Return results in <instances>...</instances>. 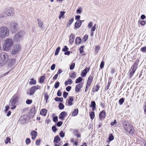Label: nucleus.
<instances>
[{
	"label": "nucleus",
	"instance_id": "14",
	"mask_svg": "<svg viewBox=\"0 0 146 146\" xmlns=\"http://www.w3.org/2000/svg\"><path fill=\"white\" fill-rule=\"evenodd\" d=\"M66 116V112L65 111H62L59 115V117L60 119L62 120L64 119Z\"/></svg>",
	"mask_w": 146,
	"mask_h": 146
},
{
	"label": "nucleus",
	"instance_id": "43",
	"mask_svg": "<svg viewBox=\"0 0 146 146\" xmlns=\"http://www.w3.org/2000/svg\"><path fill=\"white\" fill-rule=\"evenodd\" d=\"M11 139L9 137H7L6 139V140H5V143L6 144H7L9 142V143H10V141Z\"/></svg>",
	"mask_w": 146,
	"mask_h": 146
},
{
	"label": "nucleus",
	"instance_id": "39",
	"mask_svg": "<svg viewBox=\"0 0 146 146\" xmlns=\"http://www.w3.org/2000/svg\"><path fill=\"white\" fill-rule=\"evenodd\" d=\"M41 140L40 139H37L36 141V144L37 145H40Z\"/></svg>",
	"mask_w": 146,
	"mask_h": 146
},
{
	"label": "nucleus",
	"instance_id": "28",
	"mask_svg": "<svg viewBox=\"0 0 146 146\" xmlns=\"http://www.w3.org/2000/svg\"><path fill=\"white\" fill-rule=\"evenodd\" d=\"M90 116L91 119H93L95 117V114L94 111H91L90 113Z\"/></svg>",
	"mask_w": 146,
	"mask_h": 146
},
{
	"label": "nucleus",
	"instance_id": "35",
	"mask_svg": "<svg viewBox=\"0 0 146 146\" xmlns=\"http://www.w3.org/2000/svg\"><path fill=\"white\" fill-rule=\"evenodd\" d=\"M136 68H135L134 67V66H133L131 72L130 73V75H131V76H132L133 75V74L135 72V70H136Z\"/></svg>",
	"mask_w": 146,
	"mask_h": 146
},
{
	"label": "nucleus",
	"instance_id": "41",
	"mask_svg": "<svg viewBox=\"0 0 146 146\" xmlns=\"http://www.w3.org/2000/svg\"><path fill=\"white\" fill-rule=\"evenodd\" d=\"M100 47L99 46H97L95 48V52L97 53L98 52L99 50L100 49Z\"/></svg>",
	"mask_w": 146,
	"mask_h": 146
},
{
	"label": "nucleus",
	"instance_id": "58",
	"mask_svg": "<svg viewBox=\"0 0 146 146\" xmlns=\"http://www.w3.org/2000/svg\"><path fill=\"white\" fill-rule=\"evenodd\" d=\"M62 124V122L61 121H58L57 123V125L58 127H60Z\"/></svg>",
	"mask_w": 146,
	"mask_h": 146
},
{
	"label": "nucleus",
	"instance_id": "55",
	"mask_svg": "<svg viewBox=\"0 0 146 146\" xmlns=\"http://www.w3.org/2000/svg\"><path fill=\"white\" fill-rule=\"evenodd\" d=\"M104 62L103 61H102L100 64V68H104Z\"/></svg>",
	"mask_w": 146,
	"mask_h": 146
},
{
	"label": "nucleus",
	"instance_id": "34",
	"mask_svg": "<svg viewBox=\"0 0 146 146\" xmlns=\"http://www.w3.org/2000/svg\"><path fill=\"white\" fill-rule=\"evenodd\" d=\"M64 105L62 103L59 104L58 107L60 110H62L64 108Z\"/></svg>",
	"mask_w": 146,
	"mask_h": 146
},
{
	"label": "nucleus",
	"instance_id": "9",
	"mask_svg": "<svg viewBox=\"0 0 146 146\" xmlns=\"http://www.w3.org/2000/svg\"><path fill=\"white\" fill-rule=\"evenodd\" d=\"M21 46L19 44L15 45L13 48L12 51V54H15L18 53L20 50Z\"/></svg>",
	"mask_w": 146,
	"mask_h": 146
},
{
	"label": "nucleus",
	"instance_id": "6",
	"mask_svg": "<svg viewBox=\"0 0 146 146\" xmlns=\"http://www.w3.org/2000/svg\"><path fill=\"white\" fill-rule=\"evenodd\" d=\"M14 13V10L12 8H8L6 9L3 13L1 16H0L1 18L5 17L6 15L8 16H13Z\"/></svg>",
	"mask_w": 146,
	"mask_h": 146
},
{
	"label": "nucleus",
	"instance_id": "27",
	"mask_svg": "<svg viewBox=\"0 0 146 146\" xmlns=\"http://www.w3.org/2000/svg\"><path fill=\"white\" fill-rule=\"evenodd\" d=\"M37 21L38 22V25L39 26V27L42 28L43 27V23L42 22V21L39 19H37Z\"/></svg>",
	"mask_w": 146,
	"mask_h": 146
},
{
	"label": "nucleus",
	"instance_id": "37",
	"mask_svg": "<svg viewBox=\"0 0 146 146\" xmlns=\"http://www.w3.org/2000/svg\"><path fill=\"white\" fill-rule=\"evenodd\" d=\"M114 139V137L113 135L112 134H110V136L109 137V140L111 141L113 140Z\"/></svg>",
	"mask_w": 146,
	"mask_h": 146
},
{
	"label": "nucleus",
	"instance_id": "12",
	"mask_svg": "<svg viewBox=\"0 0 146 146\" xmlns=\"http://www.w3.org/2000/svg\"><path fill=\"white\" fill-rule=\"evenodd\" d=\"M83 86V84L80 83L76 85L75 88V91L76 93L78 92L80 89Z\"/></svg>",
	"mask_w": 146,
	"mask_h": 146
},
{
	"label": "nucleus",
	"instance_id": "16",
	"mask_svg": "<svg viewBox=\"0 0 146 146\" xmlns=\"http://www.w3.org/2000/svg\"><path fill=\"white\" fill-rule=\"evenodd\" d=\"M74 97L73 96H70L68 100V104L69 106H72V102L74 101Z\"/></svg>",
	"mask_w": 146,
	"mask_h": 146
},
{
	"label": "nucleus",
	"instance_id": "49",
	"mask_svg": "<svg viewBox=\"0 0 146 146\" xmlns=\"http://www.w3.org/2000/svg\"><path fill=\"white\" fill-rule=\"evenodd\" d=\"M60 83L58 82H56L54 85V88H57L59 86Z\"/></svg>",
	"mask_w": 146,
	"mask_h": 146
},
{
	"label": "nucleus",
	"instance_id": "32",
	"mask_svg": "<svg viewBox=\"0 0 146 146\" xmlns=\"http://www.w3.org/2000/svg\"><path fill=\"white\" fill-rule=\"evenodd\" d=\"M70 77L71 78H76L75 73L74 72H72L70 76Z\"/></svg>",
	"mask_w": 146,
	"mask_h": 146
},
{
	"label": "nucleus",
	"instance_id": "20",
	"mask_svg": "<svg viewBox=\"0 0 146 146\" xmlns=\"http://www.w3.org/2000/svg\"><path fill=\"white\" fill-rule=\"evenodd\" d=\"M30 81L29 82V84L31 85H35L36 84V81L33 78H32L30 80Z\"/></svg>",
	"mask_w": 146,
	"mask_h": 146
},
{
	"label": "nucleus",
	"instance_id": "24",
	"mask_svg": "<svg viewBox=\"0 0 146 146\" xmlns=\"http://www.w3.org/2000/svg\"><path fill=\"white\" fill-rule=\"evenodd\" d=\"M99 86L98 85H96L93 88L92 90V92H97L99 90Z\"/></svg>",
	"mask_w": 146,
	"mask_h": 146
},
{
	"label": "nucleus",
	"instance_id": "3",
	"mask_svg": "<svg viewBox=\"0 0 146 146\" xmlns=\"http://www.w3.org/2000/svg\"><path fill=\"white\" fill-rule=\"evenodd\" d=\"M13 43V41L12 39L6 38L3 44L4 50L6 51H9L12 46Z\"/></svg>",
	"mask_w": 146,
	"mask_h": 146
},
{
	"label": "nucleus",
	"instance_id": "29",
	"mask_svg": "<svg viewBox=\"0 0 146 146\" xmlns=\"http://www.w3.org/2000/svg\"><path fill=\"white\" fill-rule=\"evenodd\" d=\"M83 80L82 78V77H80L78 78H77L75 81V83L77 84L81 82Z\"/></svg>",
	"mask_w": 146,
	"mask_h": 146
},
{
	"label": "nucleus",
	"instance_id": "48",
	"mask_svg": "<svg viewBox=\"0 0 146 146\" xmlns=\"http://www.w3.org/2000/svg\"><path fill=\"white\" fill-rule=\"evenodd\" d=\"M59 135L60 137H63L64 136L65 134L63 131H61L59 133Z\"/></svg>",
	"mask_w": 146,
	"mask_h": 146
},
{
	"label": "nucleus",
	"instance_id": "38",
	"mask_svg": "<svg viewBox=\"0 0 146 146\" xmlns=\"http://www.w3.org/2000/svg\"><path fill=\"white\" fill-rule=\"evenodd\" d=\"M138 23L142 25H144L145 24V22L144 21L139 20L138 21Z\"/></svg>",
	"mask_w": 146,
	"mask_h": 146
},
{
	"label": "nucleus",
	"instance_id": "51",
	"mask_svg": "<svg viewBox=\"0 0 146 146\" xmlns=\"http://www.w3.org/2000/svg\"><path fill=\"white\" fill-rule=\"evenodd\" d=\"M68 95V93L66 92H65L63 93V96L64 98H67Z\"/></svg>",
	"mask_w": 146,
	"mask_h": 146
},
{
	"label": "nucleus",
	"instance_id": "44",
	"mask_svg": "<svg viewBox=\"0 0 146 146\" xmlns=\"http://www.w3.org/2000/svg\"><path fill=\"white\" fill-rule=\"evenodd\" d=\"M44 97L45 100H46V102L49 98L48 96V94L47 93H46L45 94Z\"/></svg>",
	"mask_w": 146,
	"mask_h": 146
},
{
	"label": "nucleus",
	"instance_id": "64",
	"mask_svg": "<svg viewBox=\"0 0 146 146\" xmlns=\"http://www.w3.org/2000/svg\"><path fill=\"white\" fill-rule=\"evenodd\" d=\"M145 113H146V103H145L144 106L143 107Z\"/></svg>",
	"mask_w": 146,
	"mask_h": 146
},
{
	"label": "nucleus",
	"instance_id": "50",
	"mask_svg": "<svg viewBox=\"0 0 146 146\" xmlns=\"http://www.w3.org/2000/svg\"><path fill=\"white\" fill-rule=\"evenodd\" d=\"M88 39V36L87 35H85L83 38V39L84 42L86 41Z\"/></svg>",
	"mask_w": 146,
	"mask_h": 146
},
{
	"label": "nucleus",
	"instance_id": "15",
	"mask_svg": "<svg viewBox=\"0 0 146 146\" xmlns=\"http://www.w3.org/2000/svg\"><path fill=\"white\" fill-rule=\"evenodd\" d=\"M82 24L81 21L78 20L76 21L75 24V27L76 28H79Z\"/></svg>",
	"mask_w": 146,
	"mask_h": 146
},
{
	"label": "nucleus",
	"instance_id": "10",
	"mask_svg": "<svg viewBox=\"0 0 146 146\" xmlns=\"http://www.w3.org/2000/svg\"><path fill=\"white\" fill-rule=\"evenodd\" d=\"M38 87H39V86H38L32 87L31 88L29 92V94L30 95H31L35 93L36 90H37L39 88Z\"/></svg>",
	"mask_w": 146,
	"mask_h": 146
},
{
	"label": "nucleus",
	"instance_id": "31",
	"mask_svg": "<svg viewBox=\"0 0 146 146\" xmlns=\"http://www.w3.org/2000/svg\"><path fill=\"white\" fill-rule=\"evenodd\" d=\"M60 49V47H58L57 48L54 54L55 55H57L58 54Z\"/></svg>",
	"mask_w": 146,
	"mask_h": 146
},
{
	"label": "nucleus",
	"instance_id": "63",
	"mask_svg": "<svg viewBox=\"0 0 146 146\" xmlns=\"http://www.w3.org/2000/svg\"><path fill=\"white\" fill-rule=\"evenodd\" d=\"M52 129L54 132H56V131L57 129L55 126H53L52 127Z\"/></svg>",
	"mask_w": 146,
	"mask_h": 146
},
{
	"label": "nucleus",
	"instance_id": "47",
	"mask_svg": "<svg viewBox=\"0 0 146 146\" xmlns=\"http://www.w3.org/2000/svg\"><path fill=\"white\" fill-rule=\"evenodd\" d=\"M141 50L143 52H146V46L142 47L141 48Z\"/></svg>",
	"mask_w": 146,
	"mask_h": 146
},
{
	"label": "nucleus",
	"instance_id": "61",
	"mask_svg": "<svg viewBox=\"0 0 146 146\" xmlns=\"http://www.w3.org/2000/svg\"><path fill=\"white\" fill-rule=\"evenodd\" d=\"M71 86H68L66 88V90L67 92H69L71 89Z\"/></svg>",
	"mask_w": 146,
	"mask_h": 146
},
{
	"label": "nucleus",
	"instance_id": "2",
	"mask_svg": "<svg viewBox=\"0 0 146 146\" xmlns=\"http://www.w3.org/2000/svg\"><path fill=\"white\" fill-rule=\"evenodd\" d=\"M19 98L18 94L16 93L12 98L10 101L9 105L12 106L11 108V109L14 110L16 108V104L17 103V101Z\"/></svg>",
	"mask_w": 146,
	"mask_h": 146
},
{
	"label": "nucleus",
	"instance_id": "4",
	"mask_svg": "<svg viewBox=\"0 0 146 146\" xmlns=\"http://www.w3.org/2000/svg\"><path fill=\"white\" fill-rule=\"evenodd\" d=\"M9 33V30L7 27H1L0 28V38H5L7 36Z\"/></svg>",
	"mask_w": 146,
	"mask_h": 146
},
{
	"label": "nucleus",
	"instance_id": "40",
	"mask_svg": "<svg viewBox=\"0 0 146 146\" xmlns=\"http://www.w3.org/2000/svg\"><path fill=\"white\" fill-rule=\"evenodd\" d=\"M124 100L123 98H121L119 100V103L120 105H122L124 102Z\"/></svg>",
	"mask_w": 146,
	"mask_h": 146
},
{
	"label": "nucleus",
	"instance_id": "45",
	"mask_svg": "<svg viewBox=\"0 0 146 146\" xmlns=\"http://www.w3.org/2000/svg\"><path fill=\"white\" fill-rule=\"evenodd\" d=\"M44 76H42L40 79L39 81L40 83H42L44 81Z\"/></svg>",
	"mask_w": 146,
	"mask_h": 146
},
{
	"label": "nucleus",
	"instance_id": "19",
	"mask_svg": "<svg viewBox=\"0 0 146 146\" xmlns=\"http://www.w3.org/2000/svg\"><path fill=\"white\" fill-rule=\"evenodd\" d=\"M78 109L77 108L75 109L72 112V116H76L78 113Z\"/></svg>",
	"mask_w": 146,
	"mask_h": 146
},
{
	"label": "nucleus",
	"instance_id": "57",
	"mask_svg": "<svg viewBox=\"0 0 146 146\" xmlns=\"http://www.w3.org/2000/svg\"><path fill=\"white\" fill-rule=\"evenodd\" d=\"M96 24H95L94 25V26L92 27L91 30V32H93L96 29Z\"/></svg>",
	"mask_w": 146,
	"mask_h": 146
},
{
	"label": "nucleus",
	"instance_id": "42",
	"mask_svg": "<svg viewBox=\"0 0 146 146\" xmlns=\"http://www.w3.org/2000/svg\"><path fill=\"white\" fill-rule=\"evenodd\" d=\"M75 66V64L74 63H72L70 65V70H72L74 69V68Z\"/></svg>",
	"mask_w": 146,
	"mask_h": 146
},
{
	"label": "nucleus",
	"instance_id": "46",
	"mask_svg": "<svg viewBox=\"0 0 146 146\" xmlns=\"http://www.w3.org/2000/svg\"><path fill=\"white\" fill-rule=\"evenodd\" d=\"M25 142L26 144L28 145L31 142V140L29 138H27L26 139Z\"/></svg>",
	"mask_w": 146,
	"mask_h": 146
},
{
	"label": "nucleus",
	"instance_id": "17",
	"mask_svg": "<svg viewBox=\"0 0 146 146\" xmlns=\"http://www.w3.org/2000/svg\"><path fill=\"white\" fill-rule=\"evenodd\" d=\"M75 37V36L73 34H71L70 35L69 42L71 44H72L74 42Z\"/></svg>",
	"mask_w": 146,
	"mask_h": 146
},
{
	"label": "nucleus",
	"instance_id": "56",
	"mask_svg": "<svg viewBox=\"0 0 146 146\" xmlns=\"http://www.w3.org/2000/svg\"><path fill=\"white\" fill-rule=\"evenodd\" d=\"M68 50V48L66 46H64V48L62 49V50L63 52H66Z\"/></svg>",
	"mask_w": 146,
	"mask_h": 146
},
{
	"label": "nucleus",
	"instance_id": "53",
	"mask_svg": "<svg viewBox=\"0 0 146 146\" xmlns=\"http://www.w3.org/2000/svg\"><path fill=\"white\" fill-rule=\"evenodd\" d=\"M84 47V46H81L79 49L80 52V53L82 54L83 52V48Z\"/></svg>",
	"mask_w": 146,
	"mask_h": 146
},
{
	"label": "nucleus",
	"instance_id": "23",
	"mask_svg": "<svg viewBox=\"0 0 146 146\" xmlns=\"http://www.w3.org/2000/svg\"><path fill=\"white\" fill-rule=\"evenodd\" d=\"M47 110L46 109H43L41 110L40 112V114L43 116H45L46 115Z\"/></svg>",
	"mask_w": 146,
	"mask_h": 146
},
{
	"label": "nucleus",
	"instance_id": "18",
	"mask_svg": "<svg viewBox=\"0 0 146 146\" xmlns=\"http://www.w3.org/2000/svg\"><path fill=\"white\" fill-rule=\"evenodd\" d=\"M90 107L92 108V110L94 111L96 108V104L94 101H92L91 102Z\"/></svg>",
	"mask_w": 146,
	"mask_h": 146
},
{
	"label": "nucleus",
	"instance_id": "11",
	"mask_svg": "<svg viewBox=\"0 0 146 146\" xmlns=\"http://www.w3.org/2000/svg\"><path fill=\"white\" fill-rule=\"evenodd\" d=\"M106 117V113L104 110H102L99 114V117L100 119H102L105 118Z\"/></svg>",
	"mask_w": 146,
	"mask_h": 146
},
{
	"label": "nucleus",
	"instance_id": "7",
	"mask_svg": "<svg viewBox=\"0 0 146 146\" xmlns=\"http://www.w3.org/2000/svg\"><path fill=\"white\" fill-rule=\"evenodd\" d=\"M25 33L23 31H20L14 36V40L15 41H19L23 38Z\"/></svg>",
	"mask_w": 146,
	"mask_h": 146
},
{
	"label": "nucleus",
	"instance_id": "59",
	"mask_svg": "<svg viewBox=\"0 0 146 146\" xmlns=\"http://www.w3.org/2000/svg\"><path fill=\"white\" fill-rule=\"evenodd\" d=\"M55 64H53L51 66L50 69L51 70H54L55 68Z\"/></svg>",
	"mask_w": 146,
	"mask_h": 146
},
{
	"label": "nucleus",
	"instance_id": "54",
	"mask_svg": "<svg viewBox=\"0 0 146 146\" xmlns=\"http://www.w3.org/2000/svg\"><path fill=\"white\" fill-rule=\"evenodd\" d=\"M86 74L87 73L86 72H85L84 70L82 72L81 74V76L83 77H85Z\"/></svg>",
	"mask_w": 146,
	"mask_h": 146
},
{
	"label": "nucleus",
	"instance_id": "26",
	"mask_svg": "<svg viewBox=\"0 0 146 146\" xmlns=\"http://www.w3.org/2000/svg\"><path fill=\"white\" fill-rule=\"evenodd\" d=\"M72 83V81L71 79H69L67 81H66L65 82V85L66 86L68 85V84H71Z\"/></svg>",
	"mask_w": 146,
	"mask_h": 146
},
{
	"label": "nucleus",
	"instance_id": "1",
	"mask_svg": "<svg viewBox=\"0 0 146 146\" xmlns=\"http://www.w3.org/2000/svg\"><path fill=\"white\" fill-rule=\"evenodd\" d=\"M123 128L127 133L130 134H133L134 129L132 125L129 122H124L123 123Z\"/></svg>",
	"mask_w": 146,
	"mask_h": 146
},
{
	"label": "nucleus",
	"instance_id": "21",
	"mask_svg": "<svg viewBox=\"0 0 146 146\" xmlns=\"http://www.w3.org/2000/svg\"><path fill=\"white\" fill-rule=\"evenodd\" d=\"M60 140V139L58 135H57L54 138V143H58V142Z\"/></svg>",
	"mask_w": 146,
	"mask_h": 146
},
{
	"label": "nucleus",
	"instance_id": "62",
	"mask_svg": "<svg viewBox=\"0 0 146 146\" xmlns=\"http://www.w3.org/2000/svg\"><path fill=\"white\" fill-rule=\"evenodd\" d=\"M62 93L61 92V90H59L57 93V95L58 96H61Z\"/></svg>",
	"mask_w": 146,
	"mask_h": 146
},
{
	"label": "nucleus",
	"instance_id": "25",
	"mask_svg": "<svg viewBox=\"0 0 146 146\" xmlns=\"http://www.w3.org/2000/svg\"><path fill=\"white\" fill-rule=\"evenodd\" d=\"M63 98H58L56 97L54 99V100L56 102H62L63 101Z\"/></svg>",
	"mask_w": 146,
	"mask_h": 146
},
{
	"label": "nucleus",
	"instance_id": "60",
	"mask_svg": "<svg viewBox=\"0 0 146 146\" xmlns=\"http://www.w3.org/2000/svg\"><path fill=\"white\" fill-rule=\"evenodd\" d=\"M93 23L92 22H90L88 24V27L90 29L91 28L92 26Z\"/></svg>",
	"mask_w": 146,
	"mask_h": 146
},
{
	"label": "nucleus",
	"instance_id": "5",
	"mask_svg": "<svg viewBox=\"0 0 146 146\" xmlns=\"http://www.w3.org/2000/svg\"><path fill=\"white\" fill-rule=\"evenodd\" d=\"M9 56L6 53H0V65H3L8 60Z\"/></svg>",
	"mask_w": 146,
	"mask_h": 146
},
{
	"label": "nucleus",
	"instance_id": "13",
	"mask_svg": "<svg viewBox=\"0 0 146 146\" xmlns=\"http://www.w3.org/2000/svg\"><path fill=\"white\" fill-rule=\"evenodd\" d=\"M37 134V132L35 131H33L31 132V135L32 136V139L33 140H35L36 138Z\"/></svg>",
	"mask_w": 146,
	"mask_h": 146
},
{
	"label": "nucleus",
	"instance_id": "36",
	"mask_svg": "<svg viewBox=\"0 0 146 146\" xmlns=\"http://www.w3.org/2000/svg\"><path fill=\"white\" fill-rule=\"evenodd\" d=\"M74 20V18H72L71 19H70L68 23V26H70V25L72 24V23L73 22Z\"/></svg>",
	"mask_w": 146,
	"mask_h": 146
},
{
	"label": "nucleus",
	"instance_id": "52",
	"mask_svg": "<svg viewBox=\"0 0 146 146\" xmlns=\"http://www.w3.org/2000/svg\"><path fill=\"white\" fill-rule=\"evenodd\" d=\"M32 102V101L31 100L27 99L26 101V103L28 104H31Z\"/></svg>",
	"mask_w": 146,
	"mask_h": 146
},
{
	"label": "nucleus",
	"instance_id": "8",
	"mask_svg": "<svg viewBox=\"0 0 146 146\" xmlns=\"http://www.w3.org/2000/svg\"><path fill=\"white\" fill-rule=\"evenodd\" d=\"M18 29V25L14 22L11 23V25L10 30L12 33H15Z\"/></svg>",
	"mask_w": 146,
	"mask_h": 146
},
{
	"label": "nucleus",
	"instance_id": "22",
	"mask_svg": "<svg viewBox=\"0 0 146 146\" xmlns=\"http://www.w3.org/2000/svg\"><path fill=\"white\" fill-rule=\"evenodd\" d=\"M81 42V39L79 37H77L75 40V43L76 45L80 44Z\"/></svg>",
	"mask_w": 146,
	"mask_h": 146
},
{
	"label": "nucleus",
	"instance_id": "30",
	"mask_svg": "<svg viewBox=\"0 0 146 146\" xmlns=\"http://www.w3.org/2000/svg\"><path fill=\"white\" fill-rule=\"evenodd\" d=\"M93 76L92 75H90L87 81L90 82H91L92 83L93 80Z\"/></svg>",
	"mask_w": 146,
	"mask_h": 146
},
{
	"label": "nucleus",
	"instance_id": "33",
	"mask_svg": "<svg viewBox=\"0 0 146 146\" xmlns=\"http://www.w3.org/2000/svg\"><path fill=\"white\" fill-rule=\"evenodd\" d=\"M65 13V12L64 11H61L60 12V15L59 16V18L60 19L61 18L64 16Z\"/></svg>",
	"mask_w": 146,
	"mask_h": 146
}]
</instances>
